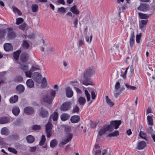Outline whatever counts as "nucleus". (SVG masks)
I'll list each match as a JSON object with an SVG mask.
<instances>
[{"label": "nucleus", "instance_id": "27", "mask_svg": "<svg viewBox=\"0 0 155 155\" xmlns=\"http://www.w3.org/2000/svg\"><path fill=\"white\" fill-rule=\"evenodd\" d=\"M26 84L28 87L32 88L34 86V83L32 79H29L27 80Z\"/></svg>", "mask_w": 155, "mask_h": 155}, {"label": "nucleus", "instance_id": "32", "mask_svg": "<svg viewBox=\"0 0 155 155\" xmlns=\"http://www.w3.org/2000/svg\"><path fill=\"white\" fill-rule=\"evenodd\" d=\"M21 52V50H18L13 53V57L16 60H18L19 58V54Z\"/></svg>", "mask_w": 155, "mask_h": 155}, {"label": "nucleus", "instance_id": "26", "mask_svg": "<svg viewBox=\"0 0 155 155\" xmlns=\"http://www.w3.org/2000/svg\"><path fill=\"white\" fill-rule=\"evenodd\" d=\"M70 11L73 14L75 15H78L80 12V11L77 9L76 5H74L71 7L70 9Z\"/></svg>", "mask_w": 155, "mask_h": 155}, {"label": "nucleus", "instance_id": "3", "mask_svg": "<svg viewBox=\"0 0 155 155\" xmlns=\"http://www.w3.org/2000/svg\"><path fill=\"white\" fill-rule=\"evenodd\" d=\"M113 130V127L110 125L106 124L99 132L98 134L100 136H102L104 134L106 131H112Z\"/></svg>", "mask_w": 155, "mask_h": 155}, {"label": "nucleus", "instance_id": "14", "mask_svg": "<svg viewBox=\"0 0 155 155\" xmlns=\"http://www.w3.org/2000/svg\"><path fill=\"white\" fill-rule=\"evenodd\" d=\"M146 146V143L144 141H142L138 143L137 149L141 150L144 149Z\"/></svg>", "mask_w": 155, "mask_h": 155}, {"label": "nucleus", "instance_id": "11", "mask_svg": "<svg viewBox=\"0 0 155 155\" xmlns=\"http://www.w3.org/2000/svg\"><path fill=\"white\" fill-rule=\"evenodd\" d=\"M135 36L134 33L133 31H131L130 32V46L132 48L134 43Z\"/></svg>", "mask_w": 155, "mask_h": 155}, {"label": "nucleus", "instance_id": "2", "mask_svg": "<svg viewBox=\"0 0 155 155\" xmlns=\"http://www.w3.org/2000/svg\"><path fill=\"white\" fill-rule=\"evenodd\" d=\"M55 94L56 91L55 90H51L49 93L43 96V102L49 104L51 103L55 97Z\"/></svg>", "mask_w": 155, "mask_h": 155}, {"label": "nucleus", "instance_id": "28", "mask_svg": "<svg viewBox=\"0 0 155 155\" xmlns=\"http://www.w3.org/2000/svg\"><path fill=\"white\" fill-rule=\"evenodd\" d=\"M78 102L81 105L83 106L85 103L86 100L85 98L82 97H80L78 99Z\"/></svg>", "mask_w": 155, "mask_h": 155}, {"label": "nucleus", "instance_id": "20", "mask_svg": "<svg viewBox=\"0 0 155 155\" xmlns=\"http://www.w3.org/2000/svg\"><path fill=\"white\" fill-rule=\"evenodd\" d=\"M148 5L146 4H140L137 8V9L140 11H144L148 8Z\"/></svg>", "mask_w": 155, "mask_h": 155}, {"label": "nucleus", "instance_id": "34", "mask_svg": "<svg viewBox=\"0 0 155 155\" xmlns=\"http://www.w3.org/2000/svg\"><path fill=\"white\" fill-rule=\"evenodd\" d=\"M13 11L15 13H17L19 15H21L22 13L19 9L16 7L14 6H12Z\"/></svg>", "mask_w": 155, "mask_h": 155}, {"label": "nucleus", "instance_id": "17", "mask_svg": "<svg viewBox=\"0 0 155 155\" xmlns=\"http://www.w3.org/2000/svg\"><path fill=\"white\" fill-rule=\"evenodd\" d=\"M4 48L6 51L12 50L13 47L12 45L9 43H6L4 45Z\"/></svg>", "mask_w": 155, "mask_h": 155}, {"label": "nucleus", "instance_id": "18", "mask_svg": "<svg viewBox=\"0 0 155 155\" xmlns=\"http://www.w3.org/2000/svg\"><path fill=\"white\" fill-rule=\"evenodd\" d=\"M70 120L72 123H77L80 120V117L78 115H74L71 116Z\"/></svg>", "mask_w": 155, "mask_h": 155}, {"label": "nucleus", "instance_id": "29", "mask_svg": "<svg viewBox=\"0 0 155 155\" xmlns=\"http://www.w3.org/2000/svg\"><path fill=\"white\" fill-rule=\"evenodd\" d=\"M70 117V115L66 113H64L61 116V120L63 121L67 120L69 119Z\"/></svg>", "mask_w": 155, "mask_h": 155}, {"label": "nucleus", "instance_id": "39", "mask_svg": "<svg viewBox=\"0 0 155 155\" xmlns=\"http://www.w3.org/2000/svg\"><path fill=\"white\" fill-rule=\"evenodd\" d=\"M20 67L21 69L24 72H25V71H26L28 69V66L24 64H21Z\"/></svg>", "mask_w": 155, "mask_h": 155}, {"label": "nucleus", "instance_id": "51", "mask_svg": "<svg viewBox=\"0 0 155 155\" xmlns=\"http://www.w3.org/2000/svg\"><path fill=\"white\" fill-rule=\"evenodd\" d=\"M79 108L76 105L73 108L72 110V112L73 113H78L79 110Z\"/></svg>", "mask_w": 155, "mask_h": 155}, {"label": "nucleus", "instance_id": "38", "mask_svg": "<svg viewBox=\"0 0 155 155\" xmlns=\"http://www.w3.org/2000/svg\"><path fill=\"white\" fill-rule=\"evenodd\" d=\"M138 15L141 19H146L149 17V16L147 14H143L141 13H139Z\"/></svg>", "mask_w": 155, "mask_h": 155}, {"label": "nucleus", "instance_id": "54", "mask_svg": "<svg viewBox=\"0 0 155 155\" xmlns=\"http://www.w3.org/2000/svg\"><path fill=\"white\" fill-rule=\"evenodd\" d=\"M120 84L119 82L118 81L116 82L115 86V89L116 91H117L119 88L120 87Z\"/></svg>", "mask_w": 155, "mask_h": 155}, {"label": "nucleus", "instance_id": "6", "mask_svg": "<svg viewBox=\"0 0 155 155\" xmlns=\"http://www.w3.org/2000/svg\"><path fill=\"white\" fill-rule=\"evenodd\" d=\"M52 125L50 122H48L46 125V132L47 133V137H50L51 135V130Z\"/></svg>", "mask_w": 155, "mask_h": 155}, {"label": "nucleus", "instance_id": "1", "mask_svg": "<svg viewBox=\"0 0 155 155\" xmlns=\"http://www.w3.org/2000/svg\"><path fill=\"white\" fill-rule=\"evenodd\" d=\"M64 130L65 132V136L62 139V141L59 144V147H61L69 142L71 140L73 137V134L70 133L71 130V129L70 126H65Z\"/></svg>", "mask_w": 155, "mask_h": 155}, {"label": "nucleus", "instance_id": "59", "mask_svg": "<svg viewBox=\"0 0 155 155\" xmlns=\"http://www.w3.org/2000/svg\"><path fill=\"white\" fill-rule=\"evenodd\" d=\"M84 39H81L78 42V47H79L81 45H84Z\"/></svg>", "mask_w": 155, "mask_h": 155}, {"label": "nucleus", "instance_id": "47", "mask_svg": "<svg viewBox=\"0 0 155 155\" xmlns=\"http://www.w3.org/2000/svg\"><path fill=\"white\" fill-rule=\"evenodd\" d=\"M6 33L5 29L0 30V39L2 38Z\"/></svg>", "mask_w": 155, "mask_h": 155}, {"label": "nucleus", "instance_id": "35", "mask_svg": "<svg viewBox=\"0 0 155 155\" xmlns=\"http://www.w3.org/2000/svg\"><path fill=\"white\" fill-rule=\"evenodd\" d=\"M119 135V132L117 130H116L115 131H114L112 133L109 134L107 135V137H116V136H118Z\"/></svg>", "mask_w": 155, "mask_h": 155}, {"label": "nucleus", "instance_id": "63", "mask_svg": "<svg viewBox=\"0 0 155 155\" xmlns=\"http://www.w3.org/2000/svg\"><path fill=\"white\" fill-rule=\"evenodd\" d=\"M147 20H142L140 21V23L142 25H144L146 26L147 24Z\"/></svg>", "mask_w": 155, "mask_h": 155}, {"label": "nucleus", "instance_id": "5", "mask_svg": "<svg viewBox=\"0 0 155 155\" xmlns=\"http://www.w3.org/2000/svg\"><path fill=\"white\" fill-rule=\"evenodd\" d=\"M80 82L83 84L87 86L88 85H93V82L91 79L87 77H84L81 79Z\"/></svg>", "mask_w": 155, "mask_h": 155}, {"label": "nucleus", "instance_id": "7", "mask_svg": "<svg viewBox=\"0 0 155 155\" xmlns=\"http://www.w3.org/2000/svg\"><path fill=\"white\" fill-rule=\"evenodd\" d=\"M71 107V103L70 102H64L62 104L60 107L61 111H66L70 109Z\"/></svg>", "mask_w": 155, "mask_h": 155}, {"label": "nucleus", "instance_id": "52", "mask_svg": "<svg viewBox=\"0 0 155 155\" xmlns=\"http://www.w3.org/2000/svg\"><path fill=\"white\" fill-rule=\"evenodd\" d=\"M41 128L40 126L38 125H34L32 127L33 130H38Z\"/></svg>", "mask_w": 155, "mask_h": 155}, {"label": "nucleus", "instance_id": "64", "mask_svg": "<svg viewBox=\"0 0 155 155\" xmlns=\"http://www.w3.org/2000/svg\"><path fill=\"white\" fill-rule=\"evenodd\" d=\"M101 152L100 150H98L95 151L94 154L95 155H99L101 154Z\"/></svg>", "mask_w": 155, "mask_h": 155}, {"label": "nucleus", "instance_id": "53", "mask_svg": "<svg viewBox=\"0 0 155 155\" xmlns=\"http://www.w3.org/2000/svg\"><path fill=\"white\" fill-rule=\"evenodd\" d=\"M41 85L43 87H45L47 85L46 79L45 77L42 80Z\"/></svg>", "mask_w": 155, "mask_h": 155}, {"label": "nucleus", "instance_id": "37", "mask_svg": "<svg viewBox=\"0 0 155 155\" xmlns=\"http://www.w3.org/2000/svg\"><path fill=\"white\" fill-rule=\"evenodd\" d=\"M1 133L2 134L7 135L8 134V129L7 128L4 127L2 128L1 130Z\"/></svg>", "mask_w": 155, "mask_h": 155}, {"label": "nucleus", "instance_id": "44", "mask_svg": "<svg viewBox=\"0 0 155 155\" xmlns=\"http://www.w3.org/2000/svg\"><path fill=\"white\" fill-rule=\"evenodd\" d=\"M31 8L33 12H36L38 10V6L36 4L34 5H32Z\"/></svg>", "mask_w": 155, "mask_h": 155}, {"label": "nucleus", "instance_id": "48", "mask_svg": "<svg viewBox=\"0 0 155 155\" xmlns=\"http://www.w3.org/2000/svg\"><path fill=\"white\" fill-rule=\"evenodd\" d=\"M24 21L23 19L21 18H19L16 19V23L17 25H19L22 23Z\"/></svg>", "mask_w": 155, "mask_h": 155}, {"label": "nucleus", "instance_id": "22", "mask_svg": "<svg viewBox=\"0 0 155 155\" xmlns=\"http://www.w3.org/2000/svg\"><path fill=\"white\" fill-rule=\"evenodd\" d=\"M152 116V115H150L147 116V121L148 122V124L150 126H152L153 124Z\"/></svg>", "mask_w": 155, "mask_h": 155}, {"label": "nucleus", "instance_id": "13", "mask_svg": "<svg viewBox=\"0 0 155 155\" xmlns=\"http://www.w3.org/2000/svg\"><path fill=\"white\" fill-rule=\"evenodd\" d=\"M93 71L91 68H89L86 70L84 73V77L89 78L93 74Z\"/></svg>", "mask_w": 155, "mask_h": 155}, {"label": "nucleus", "instance_id": "57", "mask_svg": "<svg viewBox=\"0 0 155 155\" xmlns=\"http://www.w3.org/2000/svg\"><path fill=\"white\" fill-rule=\"evenodd\" d=\"M58 11L62 13H65L66 12V10L65 8L62 7L59 8Z\"/></svg>", "mask_w": 155, "mask_h": 155}, {"label": "nucleus", "instance_id": "60", "mask_svg": "<svg viewBox=\"0 0 155 155\" xmlns=\"http://www.w3.org/2000/svg\"><path fill=\"white\" fill-rule=\"evenodd\" d=\"M35 35L34 34H31L30 35H25V38H29L30 39H33L35 38Z\"/></svg>", "mask_w": 155, "mask_h": 155}, {"label": "nucleus", "instance_id": "9", "mask_svg": "<svg viewBox=\"0 0 155 155\" xmlns=\"http://www.w3.org/2000/svg\"><path fill=\"white\" fill-rule=\"evenodd\" d=\"M121 123V121L120 120H112L110 122V125L114 127L115 129H117L120 125Z\"/></svg>", "mask_w": 155, "mask_h": 155}, {"label": "nucleus", "instance_id": "61", "mask_svg": "<svg viewBox=\"0 0 155 155\" xmlns=\"http://www.w3.org/2000/svg\"><path fill=\"white\" fill-rule=\"evenodd\" d=\"M141 36V35L140 34V35H137L136 36V41L137 43H140V37Z\"/></svg>", "mask_w": 155, "mask_h": 155}, {"label": "nucleus", "instance_id": "15", "mask_svg": "<svg viewBox=\"0 0 155 155\" xmlns=\"http://www.w3.org/2000/svg\"><path fill=\"white\" fill-rule=\"evenodd\" d=\"M66 93L67 96L68 97H71L73 94L72 89L69 87H68L66 89Z\"/></svg>", "mask_w": 155, "mask_h": 155}, {"label": "nucleus", "instance_id": "21", "mask_svg": "<svg viewBox=\"0 0 155 155\" xmlns=\"http://www.w3.org/2000/svg\"><path fill=\"white\" fill-rule=\"evenodd\" d=\"M10 119L8 117H3L0 118V124H5L8 123Z\"/></svg>", "mask_w": 155, "mask_h": 155}, {"label": "nucleus", "instance_id": "55", "mask_svg": "<svg viewBox=\"0 0 155 155\" xmlns=\"http://www.w3.org/2000/svg\"><path fill=\"white\" fill-rule=\"evenodd\" d=\"M15 80L19 82L22 81L23 80L22 77L20 76H17L15 78Z\"/></svg>", "mask_w": 155, "mask_h": 155}, {"label": "nucleus", "instance_id": "19", "mask_svg": "<svg viewBox=\"0 0 155 155\" xmlns=\"http://www.w3.org/2000/svg\"><path fill=\"white\" fill-rule=\"evenodd\" d=\"M28 57V54L26 52H24L22 53L20 56V59L21 61L22 62L26 61Z\"/></svg>", "mask_w": 155, "mask_h": 155}, {"label": "nucleus", "instance_id": "31", "mask_svg": "<svg viewBox=\"0 0 155 155\" xmlns=\"http://www.w3.org/2000/svg\"><path fill=\"white\" fill-rule=\"evenodd\" d=\"M16 89L19 93H21L23 92L25 90L24 87L21 84H19L16 87Z\"/></svg>", "mask_w": 155, "mask_h": 155}, {"label": "nucleus", "instance_id": "30", "mask_svg": "<svg viewBox=\"0 0 155 155\" xmlns=\"http://www.w3.org/2000/svg\"><path fill=\"white\" fill-rule=\"evenodd\" d=\"M18 100V96L17 95H15L14 97L10 98L9 101L11 103H14L16 102Z\"/></svg>", "mask_w": 155, "mask_h": 155}, {"label": "nucleus", "instance_id": "23", "mask_svg": "<svg viewBox=\"0 0 155 155\" xmlns=\"http://www.w3.org/2000/svg\"><path fill=\"white\" fill-rule=\"evenodd\" d=\"M119 46L118 44H115L111 48V52L115 54L118 52L119 51Z\"/></svg>", "mask_w": 155, "mask_h": 155}, {"label": "nucleus", "instance_id": "8", "mask_svg": "<svg viewBox=\"0 0 155 155\" xmlns=\"http://www.w3.org/2000/svg\"><path fill=\"white\" fill-rule=\"evenodd\" d=\"M42 76L39 73L34 72L32 76V78L34 81L38 83H41V78Z\"/></svg>", "mask_w": 155, "mask_h": 155}, {"label": "nucleus", "instance_id": "45", "mask_svg": "<svg viewBox=\"0 0 155 155\" xmlns=\"http://www.w3.org/2000/svg\"><path fill=\"white\" fill-rule=\"evenodd\" d=\"M25 75L26 77H28L29 78H31V75L32 73V71H31V70H30L29 71H25Z\"/></svg>", "mask_w": 155, "mask_h": 155}, {"label": "nucleus", "instance_id": "16", "mask_svg": "<svg viewBox=\"0 0 155 155\" xmlns=\"http://www.w3.org/2000/svg\"><path fill=\"white\" fill-rule=\"evenodd\" d=\"M12 111L13 114L16 116L19 114L20 110L18 107L15 106L13 107L12 109Z\"/></svg>", "mask_w": 155, "mask_h": 155}, {"label": "nucleus", "instance_id": "56", "mask_svg": "<svg viewBox=\"0 0 155 155\" xmlns=\"http://www.w3.org/2000/svg\"><path fill=\"white\" fill-rule=\"evenodd\" d=\"M26 26V24L25 23H24L21 25L18 26L19 28L22 30H24Z\"/></svg>", "mask_w": 155, "mask_h": 155}, {"label": "nucleus", "instance_id": "40", "mask_svg": "<svg viewBox=\"0 0 155 155\" xmlns=\"http://www.w3.org/2000/svg\"><path fill=\"white\" fill-rule=\"evenodd\" d=\"M45 140L46 138L45 136L44 135H42L41 137V140L39 143L40 145L41 146L43 145L45 142Z\"/></svg>", "mask_w": 155, "mask_h": 155}, {"label": "nucleus", "instance_id": "50", "mask_svg": "<svg viewBox=\"0 0 155 155\" xmlns=\"http://www.w3.org/2000/svg\"><path fill=\"white\" fill-rule=\"evenodd\" d=\"M85 93L87 97V101H89L91 99V96L87 90H85Z\"/></svg>", "mask_w": 155, "mask_h": 155}, {"label": "nucleus", "instance_id": "36", "mask_svg": "<svg viewBox=\"0 0 155 155\" xmlns=\"http://www.w3.org/2000/svg\"><path fill=\"white\" fill-rule=\"evenodd\" d=\"M57 144V142L55 139H54L51 141L50 143V146L51 147H55Z\"/></svg>", "mask_w": 155, "mask_h": 155}, {"label": "nucleus", "instance_id": "58", "mask_svg": "<svg viewBox=\"0 0 155 155\" xmlns=\"http://www.w3.org/2000/svg\"><path fill=\"white\" fill-rule=\"evenodd\" d=\"M107 103L111 107L112 106H113L114 103L113 102L111 101L110 99H108V100H107L106 101Z\"/></svg>", "mask_w": 155, "mask_h": 155}, {"label": "nucleus", "instance_id": "43", "mask_svg": "<svg viewBox=\"0 0 155 155\" xmlns=\"http://www.w3.org/2000/svg\"><path fill=\"white\" fill-rule=\"evenodd\" d=\"M22 45L24 48L26 49H28L29 47V43L25 40L23 41Z\"/></svg>", "mask_w": 155, "mask_h": 155}, {"label": "nucleus", "instance_id": "25", "mask_svg": "<svg viewBox=\"0 0 155 155\" xmlns=\"http://www.w3.org/2000/svg\"><path fill=\"white\" fill-rule=\"evenodd\" d=\"M139 136L146 141L148 140V137L145 132L140 131L139 134Z\"/></svg>", "mask_w": 155, "mask_h": 155}, {"label": "nucleus", "instance_id": "24", "mask_svg": "<svg viewBox=\"0 0 155 155\" xmlns=\"http://www.w3.org/2000/svg\"><path fill=\"white\" fill-rule=\"evenodd\" d=\"M26 140L29 143H33L35 140V138L32 135H29L26 137Z\"/></svg>", "mask_w": 155, "mask_h": 155}, {"label": "nucleus", "instance_id": "10", "mask_svg": "<svg viewBox=\"0 0 155 155\" xmlns=\"http://www.w3.org/2000/svg\"><path fill=\"white\" fill-rule=\"evenodd\" d=\"M24 111L25 114L30 115L34 113V110L31 107H27L24 108Z\"/></svg>", "mask_w": 155, "mask_h": 155}, {"label": "nucleus", "instance_id": "42", "mask_svg": "<svg viewBox=\"0 0 155 155\" xmlns=\"http://www.w3.org/2000/svg\"><path fill=\"white\" fill-rule=\"evenodd\" d=\"M147 132L150 134L151 135L155 134V131H153L152 126H150L149 127L148 129Z\"/></svg>", "mask_w": 155, "mask_h": 155}, {"label": "nucleus", "instance_id": "46", "mask_svg": "<svg viewBox=\"0 0 155 155\" xmlns=\"http://www.w3.org/2000/svg\"><path fill=\"white\" fill-rule=\"evenodd\" d=\"M125 85L127 89L130 90H134L136 88V87L129 85L127 84H125Z\"/></svg>", "mask_w": 155, "mask_h": 155}, {"label": "nucleus", "instance_id": "4", "mask_svg": "<svg viewBox=\"0 0 155 155\" xmlns=\"http://www.w3.org/2000/svg\"><path fill=\"white\" fill-rule=\"evenodd\" d=\"M7 38L9 39H13L16 37V34L11 28H8L5 29Z\"/></svg>", "mask_w": 155, "mask_h": 155}, {"label": "nucleus", "instance_id": "12", "mask_svg": "<svg viewBox=\"0 0 155 155\" xmlns=\"http://www.w3.org/2000/svg\"><path fill=\"white\" fill-rule=\"evenodd\" d=\"M39 114L41 117L45 118L48 116V112L45 109L41 108L39 110Z\"/></svg>", "mask_w": 155, "mask_h": 155}, {"label": "nucleus", "instance_id": "41", "mask_svg": "<svg viewBox=\"0 0 155 155\" xmlns=\"http://www.w3.org/2000/svg\"><path fill=\"white\" fill-rule=\"evenodd\" d=\"M21 122L19 120H16L14 121L12 123V125L15 126H17L20 125Z\"/></svg>", "mask_w": 155, "mask_h": 155}, {"label": "nucleus", "instance_id": "49", "mask_svg": "<svg viewBox=\"0 0 155 155\" xmlns=\"http://www.w3.org/2000/svg\"><path fill=\"white\" fill-rule=\"evenodd\" d=\"M8 149L9 151L12 152L14 154H17V151L14 148L9 147L8 148Z\"/></svg>", "mask_w": 155, "mask_h": 155}, {"label": "nucleus", "instance_id": "33", "mask_svg": "<svg viewBox=\"0 0 155 155\" xmlns=\"http://www.w3.org/2000/svg\"><path fill=\"white\" fill-rule=\"evenodd\" d=\"M58 114L56 112H54L53 114L50 116V118L52 119L53 120L56 121L58 120Z\"/></svg>", "mask_w": 155, "mask_h": 155}, {"label": "nucleus", "instance_id": "62", "mask_svg": "<svg viewBox=\"0 0 155 155\" xmlns=\"http://www.w3.org/2000/svg\"><path fill=\"white\" fill-rule=\"evenodd\" d=\"M29 150L31 152H34L36 150L37 147H29Z\"/></svg>", "mask_w": 155, "mask_h": 155}]
</instances>
